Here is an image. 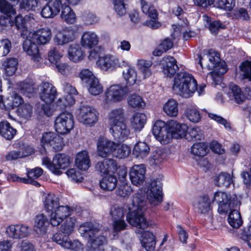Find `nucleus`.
<instances>
[{"instance_id":"1","label":"nucleus","mask_w":251,"mask_h":251,"mask_svg":"<svg viewBox=\"0 0 251 251\" xmlns=\"http://www.w3.org/2000/svg\"><path fill=\"white\" fill-rule=\"evenodd\" d=\"M132 206H129V212L126 215V220L132 226L138 230H143L147 228L149 224L144 217V212L146 209V201L144 193H137L132 197Z\"/></svg>"},{"instance_id":"2","label":"nucleus","mask_w":251,"mask_h":251,"mask_svg":"<svg viewBox=\"0 0 251 251\" xmlns=\"http://www.w3.org/2000/svg\"><path fill=\"white\" fill-rule=\"evenodd\" d=\"M78 230L83 236H88L90 238L86 251H120L112 247L103 249V246L107 243V239L100 231L99 225L92 223H84L80 226Z\"/></svg>"},{"instance_id":"3","label":"nucleus","mask_w":251,"mask_h":251,"mask_svg":"<svg viewBox=\"0 0 251 251\" xmlns=\"http://www.w3.org/2000/svg\"><path fill=\"white\" fill-rule=\"evenodd\" d=\"M197 82L192 75L186 72L176 74L173 84L174 93L182 97L188 98L192 97L197 90Z\"/></svg>"},{"instance_id":"4","label":"nucleus","mask_w":251,"mask_h":251,"mask_svg":"<svg viewBox=\"0 0 251 251\" xmlns=\"http://www.w3.org/2000/svg\"><path fill=\"white\" fill-rule=\"evenodd\" d=\"M71 163L70 157L63 153L56 154L52 161L47 157L42 158V165L56 175H60L62 174L61 170L65 169Z\"/></svg>"},{"instance_id":"5","label":"nucleus","mask_w":251,"mask_h":251,"mask_svg":"<svg viewBox=\"0 0 251 251\" xmlns=\"http://www.w3.org/2000/svg\"><path fill=\"white\" fill-rule=\"evenodd\" d=\"M126 86L120 84H113L110 86L105 91L103 104L105 106H109L113 103H118L124 100L127 95Z\"/></svg>"},{"instance_id":"6","label":"nucleus","mask_w":251,"mask_h":251,"mask_svg":"<svg viewBox=\"0 0 251 251\" xmlns=\"http://www.w3.org/2000/svg\"><path fill=\"white\" fill-rule=\"evenodd\" d=\"M98 67L104 72H112L118 68H123L128 65L126 60H121L111 54H107L99 58L97 61Z\"/></svg>"},{"instance_id":"7","label":"nucleus","mask_w":251,"mask_h":251,"mask_svg":"<svg viewBox=\"0 0 251 251\" xmlns=\"http://www.w3.org/2000/svg\"><path fill=\"white\" fill-rule=\"evenodd\" d=\"M142 12L148 15L150 20L144 22L143 25L152 29H157L161 27V24L158 21V14L156 10L151 3L156 0H140Z\"/></svg>"},{"instance_id":"8","label":"nucleus","mask_w":251,"mask_h":251,"mask_svg":"<svg viewBox=\"0 0 251 251\" xmlns=\"http://www.w3.org/2000/svg\"><path fill=\"white\" fill-rule=\"evenodd\" d=\"M162 176L151 181L147 192V198L150 203L153 206L160 204L162 201Z\"/></svg>"},{"instance_id":"9","label":"nucleus","mask_w":251,"mask_h":251,"mask_svg":"<svg viewBox=\"0 0 251 251\" xmlns=\"http://www.w3.org/2000/svg\"><path fill=\"white\" fill-rule=\"evenodd\" d=\"M74 126V116L70 112H63L57 116L54 121V128L58 133H69Z\"/></svg>"},{"instance_id":"10","label":"nucleus","mask_w":251,"mask_h":251,"mask_svg":"<svg viewBox=\"0 0 251 251\" xmlns=\"http://www.w3.org/2000/svg\"><path fill=\"white\" fill-rule=\"evenodd\" d=\"M41 143L44 149L51 148L55 151H61L64 146L63 138L54 132L44 133Z\"/></svg>"},{"instance_id":"11","label":"nucleus","mask_w":251,"mask_h":251,"mask_svg":"<svg viewBox=\"0 0 251 251\" xmlns=\"http://www.w3.org/2000/svg\"><path fill=\"white\" fill-rule=\"evenodd\" d=\"M28 38L39 46L48 44L52 37L51 29L49 27H44L30 31Z\"/></svg>"},{"instance_id":"12","label":"nucleus","mask_w":251,"mask_h":251,"mask_svg":"<svg viewBox=\"0 0 251 251\" xmlns=\"http://www.w3.org/2000/svg\"><path fill=\"white\" fill-rule=\"evenodd\" d=\"M52 239L65 249H70L72 251H84V246L79 241L75 240L72 241L69 236L63 235L61 233L54 234Z\"/></svg>"},{"instance_id":"13","label":"nucleus","mask_w":251,"mask_h":251,"mask_svg":"<svg viewBox=\"0 0 251 251\" xmlns=\"http://www.w3.org/2000/svg\"><path fill=\"white\" fill-rule=\"evenodd\" d=\"M152 131L155 138L161 144H167L171 140L169 131V122L166 124L161 120L156 121L153 125Z\"/></svg>"},{"instance_id":"14","label":"nucleus","mask_w":251,"mask_h":251,"mask_svg":"<svg viewBox=\"0 0 251 251\" xmlns=\"http://www.w3.org/2000/svg\"><path fill=\"white\" fill-rule=\"evenodd\" d=\"M71 208L68 205H61L50 213V223L53 226H57L71 215Z\"/></svg>"},{"instance_id":"15","label":"nucleus","mask_w":251,"mask_h":251,"mask_svg":"<svg viewBox=\"0 0 251 251\" xmlns=\"http://www.w3.org/2000/svg\"><path fill=\"white\" fill-rule=\"evenodd\" d=\"M98 115L97 111L94 108L85 105L80 108L78 118L79 122L83 124L92 126L97 122Z\"/></svg>"},{"instance_id":"16","label":"nucleus","mask_w":251,"mask_h":251,"mask_svg":"<svg viewBox=\"0 0 251 251\" xmlns=\"http://www.w3.org/2000/svg\"><path fill=\"white\" fill-rule=\"evenodd\" d=\"M76 38V32L72 26H65L57 31L54 42L58 45H64L73 42Z\"/></svg>"},{"instance_id":"17","label":"nucleus","mask_w":251,"mask_h":251,"mask_svg":"<svg viewBox=\"0 0 251 251\" xmlns=\"http://www.w3.org/2000/svg\"><path fill=\"white\" fill-rule=\"evenodd\" d=\"M230 195L221 191L214 192L211 200L212 202L218 204V211L220 214L226 213L230 209Z\"/></svg>"},{"instance_id":"18","label":"nucleus","mask_w":251,"mask_h":251,"mask_svg":"<svg viewBox=\"0 0 251 251\" xmlns=\"http://www.w3.org/2000/svg\"><path fill=\"white\" fill-rule=\"evenodd\" d=\"M116 142L103 136L100 137L97 143V151L99 156L105 158L113 155Z\"/></svg>"},{"instance_id":"19","label":"nucleus","mask_w":251,"mask_h":251,"mask_svg":"<svg viewBox=\"0 0 251 251\" xmlns=\"http://www.w3.org/2000/svg\"><path fill=\"white\" fill-rule=\"evenodd\" d=\"M227 94L230 99H234L236 102L240 104L243 103L246 99L251 98V90L249 88H246L242 92L237 85L231 84Z\"/></svg>"},{"instance_id":"20","label":"nucleus","mask_w":251,"mask_h":251,"mask_svg":"<svg viewBox=\"0 0 251 251\" xmlns=\"http://www.w3.org/2000/svg\"><path fill=\"white\" fill-rule=\"evenodd\" d=\"M38 45V44L33 42V40H31V39L28 37L24 42L23 45L24 50L28 55L31 57L32 60L36 63L37 67L39 66V64L42 61Z\"/></svg>"},{"instance_id":"21","label":"nucleus","mask_w":251,"mask_h":251,"mask_svg":"<svg viewBox=\"0 0 251 251\" xmlns=\"http://www.w3.org/2000/svg\"><path fill=\"white\" fill-rule=\"evenodd\" d=\"M95 168L101 176L115 174L117 171L118 164L116 161L111 158H106L98 161Z\"/></svg>"},{"instance_id":"22","label":"nucleus","mask_w":251,"mask_h":251,"mask_svg":"<svg viewBox=\"0 0 251 251\" xmlns=\"http://www.w3.org/2000/svg\"><path fill=\"white\" fill-rule=\"evenodd\" d=\"M30 233L28 226L24 225H10L6 228L5 233L9 238L20 239L27 237Z\"/></svg>"},{"instance_id":"23","label":"nucleus","mask_w":251,"mask_h":251,"mask_svg":"<svg viewBox=\"0 0 251 251\" xmlns=\"http://www.w3.org/2000/svg\"><path fill=\"white\" fill-rule=\"evenodd\" d=\"M40 98L46 103H52L57 95L55 87L49 82H43L40 89Z\"/></svg>"},{"instance_id":"24","label":"nucleus","mask_w":251,"mask_h":251,"mask_svg":"<svg viewBox=\"0 0 251 251\" xmlns=\"http://www.w3.org/2000/svg\"><path fill=\"white\" fill-rule=\"evenodd\" d=\"M100 37L94 31H85L83 32L80 39V44L84 49H92L99 43Z\"/></svg>"},{"instance_id":"25","label":"nucleus","mask_w":251,"mask_h":251,"mask_svg":"<svg viewBox=\"0 0 251 251\" xmlns=\"http://www.w3.org/2000/svg\"><path fill=\"white\" fill-rule=\"evenodd\" d=\"M61 6V0H51L43 7L41 15L44 18H53L59 14Z\"/></svg>"},{"instance_id":"26","label":"nucleus","mask_w":251,"mask_h":251,"mask_svg":"<svg viewBox=\"0 0 251 251\" xmlns=\"http://www.w3.org/2000/svg\"><path fill=\"white\" fill-rule=\"evenodd\" d=\"M146 168L143 164L135 165L129 172L130 179L132 183L136 186L143 184L145 179Z\"/></svg>"},{"instance_id":"27","label":"nucleus","mask_w":251,"mask_h":251,"mask_svg":"<svg viewBox=\"0 0 251 251\" xmlns=\"http://www.w3.org/2000/svg\"><path fill=\"white\" fill-rule=\"evenodd\" d=\"M136 234L140 239L142 246L147 251H153L155 247V241L154 235L148 231H142L140 230H136Z\"/></svg>"},{"instance_id":"28","label":"nucleus","mask_w":251,"mask_h":251,"mask_svg":"<svg viewBox=\"0 0 251 251\" xmlns=\"http://www.w3.org/2000/svg\"><path fill=\"white\" fill-rule=\"evenodd\" d=\"M110 131L115 139L123 141L127 139L130 134L125 121L110 126Z\"/></svg>"},{"instance_id":"29","label":"nucleus","mask_w":251,"mask_h":251,"mask_svg":"<svg viewBox=\"0 0 251 251\" xmlns=\"http://www.w3.org/2000/svg\"><path fill=\"white\" fill-rule=\"evenodd\" d=\"M160 65L163 74L167 77H171L178 68L176 60L170 56L163 57L160 61Z\"/></svg>"},{"instance_id":"30","label":"nucleus","mask_w":251,"mask_h":251,"mask_svg":"<svg viewBox=\"0 0 251 251\" xmlns=\"http://www.w3.org/2000/svg\"><path fill=\"white\" fill-rule=\"evenodd\" d=\"M82 48L80 44L70 45L67 50L69 59L75 63L82 61L85 57V53Z\"/></svg>"},{"instance_id":"31","label":"nucleus","mask_w":251,"mask_h":251,"mask_svg":"<svg viewBox=\"0 0 251 251\" xmlns=\"http://www.w3.org/2000/svg\"><path fill=\"white\" fill-rule=\"evenodd\" d=\"M187 126L185 124H181L177 121L171 120L169 122V131L173 138H182L186 135Z\"/></svg>"},{"instance_id":"32","label":"nucleus","mask_w":251,"mask_h":251,"mask_svg":"<svg viewBox=\"0 0 251 251\" xmlns=\"http://www.w3.org/2000/svg\"><path fill=\"white\" fill-rule=\"evenodd\" d=\"M18 64V60L16 58H9L4 60L1 67L4 77H8L14 75L17 70Z\"/></svg>"},{"instance_id":"33","label":"nucleus","mask_w":251,"mask_h":251,"mask_svg":"<svg viewBox=\"0 0 251 251\" xmlns=\"http://www.w3.org/2000/svg\"><path fill=\"white\" fill-rule=\"evenodd\" d=\"M43 204L48 214L61 206L59 198L53 193H49L45 196Z\"/></svg>"},{"instance_id":"34","label":"nucleus","mask_w":251,"mask_h":251,"mask_svg":"<svg viewBox=\"0 0 251 251\" xmlns=\"http://www.w3.org/2000/svg\"><path fill=\"white\" fill-rule=\"evenodd\" d=\"M211 201L207 195H203L197 199L194 205L200 213L205 214L211 210Z\"/></svg>"},{"instance_id":"35","label":"nucleus","mask_w":251,"mask_h":251,"mask_svg":"<svg viewBox=\"0 0 251 251\" xmlns=\"http://www.w3.org/2000/svg\"><path fill=\"white\" fill-rule=\"evenodd\" d=\"M75 164L76 167L83 171H86L90 166L91 162L88 153L86 151L78 152L75 156Z\"/></svg>"},{"instance_id":"36","label":"nucleus","mask_w":251,"mask_h":251,"mask_svg":"<svg viewBox=\"0 0 251 251\" xmlns=\"http://www.w3.org/2000/svg\"><path fill=\"white\" fill-rule=\"evenodd\" d=\"M115 174L104 175L100 182V187L104 191H111L117 185V178Z\"/></svg>"},{"instance_id":"37","label":"nucleus","mask_w":251,"mask_h":251,"mask_svg":"<svg viewBox=\"0 0 251 251\" xmlns=\"http://www.w3.org/2000/svg\"><path fill=\"white\" fill-rule=\"evenodd\" d=\"M49 223L47 217L43 214L35 216L34 219V230L37 233H45L48 228Z\"/></svg>"},{"instance_id":"38","label":"nucleus","mask_w":251,"mask_h":251,"mask_svg":"<svg viewBox=\"0 0 251 251\" xmlns=\"http://www.w3.org/2000/svg\"><path fill=\"white\" fill-rule=\"evenodd\" d=\"M147 117L143 113L136 112L130 120L131 127L135 131H140L144 126Z\"/></svg>"},{"instance_id":"39","label":"nucleus","mask_w":251,"mask_h":251,"mask_svg":"<svg viewBox=\"0 0 251 251\" xmlns=\"http://www.w3.org/2000/svg\"><path fill=\"white\" fill-rule=\"evenodd\" d=\"M127 67V69L123 71V77L127 87L134 85L137 80V73L134 67L129 65V63Z\"/></svg>"},{"instance_id":"40","label":"nucleus","mask_w":251,"mask_h":251,"mask_svg":"<svg viewBox=\"0 0 251 251\" xmlns=\"http://www.w3.org/2000/svg\"><path fill=\"white\" fill-rule=\"evenodd\" d=\"M69 5L62 4L60 18L67 24H73L76 22V17L75 12Z\"/></svg>"},{"instance_id":"41","label":"nucleus","mask_w":251,"mask_h":251,"mask_svg":"<svg viewBox=\"0 0 251 251\" xmlns=\"http://www.w3.org/2000/svg\"><path fill=\"white\" fill-rule=\"evenodd\" d=\"M163 110L169 117H176L178 114V103L177 101L172 99L168 100L163 105Z\"/></svg>"},{"instance_id":"42","label":"nucleus","mask_w":251,"mask_h":251,"mask_svg":"<svg viewBox=\"0 0 251 251\" xmlns=\"http://www.w3.org/2000/svg\"><path fill=\"white\" fill-rule=\"evenodd\" d=\"M108 123L109 126L117 124L125 121L124 110L122 108L112 109L108 114Z\"/></svg>"},{"instance_id":"43","label":"nucleus","mask_w":251,"mask_h":251,"mask_svg":"<svg viewBox=\"0 0 251 251\" xmlns=\"http://www.w3.org/2000/svg\"><path fill=\"white\" fill-rule=\"evenodd\" d=\"M131 148L127 145L116 142L112 156L119 158L127 157L130 153Z\"/></svg>"},{"instance_id":"44","label":"nucleus","mask_w":251,"mask_h":251,"mask_svg":"<svg viewBox=\"0 0 251 251\" xmlns=\"http://www.w3.org/2000/svg\"><path fill=\"white\" fill-rule=\"evenodd\" d=\"M150 151V147L145 142H139L134 147L133 154L136 158H143L148 155Z\"/></svg>"},{"instance_id":"45","label":"nucleus","mask_w":251,"mask_h":251,"mask_svg":"<svg viewBox=\"0 0 251 251\" xmlns=\"http://www.w3.org/2000/svg\"><path fill=\"white\" fill-rule=\"evenodd\" d=\"M16 133V130L12 127L10 124L3 121L0 123V134L7 140L12 139Z\"/></svg>"},{"instance_id":"46","label":"nucleus","mask_w":251,"mask_h":251,"mask_svg":"<svg viewBox=\"0 0 251 251\" xmlns=\"http://www.w3.org/2000/svg\"><path fill=\"white\" fill-rule=\"evenodd\" d=\"M76 219L75 217H68L61 225L60 231L68 236L74 231Z\"/></svg>"},{"instance_id":"47","label":"nucleus","mask_w":251,"mask_h":251,"mask_svg":"<svg viewBox=\"0 0 251 251\" xmlns=\"http://www.w3.org/2000/svg\"><path fill=\"white\" fill-rule=\"evenodd\" d=\"M152 63L151 61L144 59H138L137 61L136 66L138 69L143 75L144 78L146 79L151 75V67Z\"/></svg>"},{"instance_id":"48","label":"nucleus","mask_w":251,"mask_h":251,"mask_svg":"<svg viewBox=\"0 0 251 251\" xmlns=\"http://www.w3.org/2000/svg\"><path fill=\"white\" fill-rule=\"evenodd\" d=\"M232 178L231 175L226 173H220L215 179V184L219 187H228L232 183Z\"/></svg>"},{"instance_id":"49","label":"nucleus","mask_w":251,"mask_h":251,"mask_svg":"<svg viewBox=\"0 0 251 251\" xmlns=\"http://www.w3.org/2000/svg\"><path fill=\"white\" fill-rule=\"evenodd\" d=\"M227 221L229 225L235 228H239L243 224L241 214L237 210H233L229 213Z\"/></svg>"},{"instance_id":"50","label":"nucleus","mask_w":251,"mask_h":251,"mask_svg":"<svg viewBox=\"0 0 251 251\" xmlns=\"http://www.w3.org/2000/svg\"><path fill=\"white\" fill-rule=\"evenodd\" d=\"M185 114L186 118L191 122L197 123L201 120L200 112L196 106L187 107L185 111Z\"/></svg>"},{"instance_id":"51","label":"nucleus","mask_w":251,"mask_h":251,"mask_svg":"<svg viewBox=\"0 0 251 251\" xmlns=\"http://www.w3.org/2000/svg\"><path fill=\"white\" fill-rule=\"evenodd\" d=\"M185 136L188 140H201L204 137L202 130L198 126L187 129Z\"/></svg>"},{"instance_id":"52","label":"nucleus","mask_w":251,"mask_h":251,"mask_svg":"<svg viewBox=\"0 0 251 251\" xmlns=\"http://www.w3.org/2000/svg\"><path fill=\"white\" fill-rule=\"evenodd\" d=\"M23 102L24 100L22 98L15 93L10 94L5 100V102L7 108L11 109L19 106Z\"/></svg>"},{"instance_id":"53","label":"nucleus","mask_w":251,"mask_h":251,"mask_svg":"<svg viewBox=\"0 0 251 251\" xmlns=\"http://www.w3.org/2000/svg\"><path fill=\"white\" fill-rule=\"evenodd\" d=\"M85 86L87 88L88 92L94 96L98 95L103 91V87L98 78L92 80Z\"/></svg>"},{"instance_id":"54","label":"nucleus","mask_w":251,"mask_h":251,"mask_svg":"<svg viewBox=\"0 0 251 251\" xmlns=\"http://www.w3.org/2000/svg\"><path fill=\"white\" fill-rule=\"evenodd\" d=\"M208 151L207 145L203 142L194 144L191 148V152L195 156L203 157L205 156Z\"/></svg>"},{"instance_id":"55","label":"nucleus","mask_w":251,"mask_h":251,"mask_svg":"<svg viewBox=\"0 0 251 251\" xmlns=\"http://www.w3.org/2000/svg\"><path fill=\"white\" fill-rule=\"evenodd\" d=\"M18 115L25 120H29L33 114L32 106L29 103H24L17 109Z\"/></svg>"},{"instance_id":"56","label":"nucleus","mask_w":251,"mask_h":251,"mask_svg":"<svg viewBox=\"0 0 251 251\" xmlns=\"http://www.w3.org/2000/svg\"><path fill=\"white\" fill-rule=\"evenodd\" d=\"M18 88L22 93L30 97V95L34 93L33 83L30 80H25L17 84Z\"/></svg>"},{"instance_id":"57","label":"nucleus","mask_w":251,"mask_h":251,"mask_svg":"<svg viewBox=\"0 0 251 251\" xmlns=\"http://www.w3.org/2000/svg\"><path fill=\"white\" fill-rule=\"evenodd\" d=\"M128 104L133 108H143L145 106V102L142 97L136 94H133L127 98Z\"/></svg>"},{"instance_id":"58","label":"nucleus","mask_w":251,"mask_h":251,"mask_svg":"<svg viewBox=\"0 0 251 251\" xmlns=\"http://www.w3.org/2000/svg\"><path fill=\"white\" fill-rule=\"evenodd\" d=\"M173 46V43L170 39H166L163 40L153 51L154 56H159L169 50Z\"/></svg>"},{"instance_id":"59","label":"nucleus","mask_w":251,"mask_h":251,"mask_svg":"<svg viewBox=\"0 0 251 251\" xmlns=\"http://www.w3.org/2000/svg\"><path fill=\"white\" fill-rule=\"evenodd\" d=\"M203 20L205 22V26L207 27L212 33H217L218 30L222 28V24L218 21L211 22L210 18L206 16H202Z\"/></svg>"},{"instance_id":"60","label":"nucleus","mask_w":251,"mask_h":251,"mask_svg":"<svg viewBox=\"0 0 251 251\" xmlns=\"http://www.w3.org/2000/svg\"><path fill=\"white\" fill-rule=\"evenodd\" d=\"M51 103L40 104L37 109V113L41 118L44 116L50 117L53 114L54 110L50 107Z\"/></svg>"},{"instance_id":"61","label":"nucleus","mask_w":251,"mask_h":251,"mask_svg":"<svg viewBox=\"0 0 251 251\" xmlns=\"http://www.w3.org/2000/svg\"><path fill=\"white\" fill-rule=\"evenodd\" d=\"M75 100L71 97L69 98L63 96L59 98L55 102L56 109H63L67 106H71L75 103Z\"/></svg>"},{"instance_id":"62","label":"nucleus","mask_w":251,"mask_h":251,"mask_svg":"<svg viewBox=\"0 0 251 251\" xmlns=\"http://www.w3.org/2000/svg\"><path fill=\"white\" fill-rule=\"evenodd\" d=\"M0 11L3 15L12 16L16 14L15 9L6 0H0Z\"/></svg>"},{"instance_id":"63","label":"nucleus","mask_w":251,"mask_h":251,"mask_svg":"<svg viewBox=\"0 0 251 251\" xmlns=\"http://www.w3.org/2000/svg\"><path fill=\"white\" fill-rule=\"evenodd\" d=\"M79 77L85 85L97 77L89 69H83L79 73Z\"/></svg>"},{"instance_id":"64","label":"nucleus","mask_w":251,"mask_h":251,"mask_svg":"<svg viewBox=\"0 0 251 251\" xmlns=\"http://www.w3.org/2000/svg\"><path fill=\"white\" fill-rule=\"evenodd\" d=\"M241 74L245 78L251 80V61L246 60L240 64L239 66Z\"/></svg>"}]
</instances>
